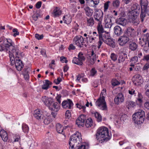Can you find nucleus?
Instances as JSON below:
<instances>
[{
    "mask_svg": "<svg viewBox=\"0 0 149 149\" xmlns=\"http://www.w3.org/2000/svg\"><path fill=\"white\" fill-rule=\"evenodd\" d=\"M96 136L97 139L101 143L108 141L111 137V134L109 133L108 129L103 127L98 129Z\"/></svg>",
    "mask_w": 149,
    "mask_h": 149,
    "instance_id": "nucleus-1",
    "label": "nucleus"
},
{
    "mask_svg": "<svg viewBox=\"0 0 149 149\" xmlns=\"http://www.w3.org/2000/svg\"><path fill=\"white\" fill-rule=\"evenodd\" d=\"M69 143V149H74V146L79 145L82 141L81 134L79 132H76L71 136Z\"/></svg>",
    "mask_w": 149,
    "mask_h": 149,
    "instance_id": "nucleus-2",
    "label": "nucleus"
},
{
    "mask_svg": "<svg viewBox=\"0 0 149 149\" xmlns=\"http://www.w3.org/2000/svg\"><path fill=\"white\" fill-rule=\"evenodd\" d=\"M47 107L51 111V114L52 116L55 118L57 114V112L59 109V107L57 105V102H53L52 98H50L47 99Z\"/></svg>",
    "mask_w": 149,
    "mask_h": 149,
    "instance_id": "nucleus-3",
    "label": "nucleus"
},
{
    "mask_svg": "<svg viewBox=\"0 0 149 149\" xmlns=\"http://www.w3.org/2000/svg\"><path fill=\"white\" fill-rule=\"evenodd\" d=\"M140 11V8L139 7L138 8L136 7V8L134 9L130 12L131 15L130 16V22L134 25H137L139 23V21L138 17Z\"/></svg>",
    "mask_w": 149,
    "mask_h": 149,
    "instance_id": "nucleus-4",
    "label": "nucleus"
},
{
    "mask_svg": "<svg viewBox=\"0 0 149 149\" xmlns=\"http://www.w3.org/2000/svg\"><path fill=\"white\" fill-rule=\"evenodd\" d=\"M133 120L134 123L137 124L143 123L145 117L144 111L139 110L138 111L132 115Z\"/></svg>",
    "mask_w": 149,
    "mask_h": 149,
    "instance_id": "nucleus-5",
    "label": "nucleus"
},
{
    "mask_svg": "<svg viewBox=\"0 0 149 149\" xmlns=\"http://www.w3.org/2000/svg\"><path fill=\"white\" fill-rule=\"evenodd\" d=\"M6 41L7 43L5 44L6 47H8L9 52H14L15 55H17L19 52V49L17 48L16 46H15L14 43L10 39H6L4 41Z\"/></svg>",
    "mask_w": 149,
    "mask_h": 149,
    "instance_id": "nucleus-6",
    "label": "nucleus"
},
{
    "mask_svg": "<svg viewBox=\"0 0 149 149\" xmlns=\"http://www.w3.org/2000/svg\"><path fill=\"white\" fill-rule=\"evenodd\" d=\"M95 104L100 109L102 110H107V107L105 101V97L101 95L95 102Z\"/></svg>",
    "mask_w": 149,
    "mask_h": 149,
    "instance_id": "nucleus-7",
    "label": "nucleus"
},
{
    "mask_svg": "<svg viewBox=\"0 0 149 149\" xmlns=\"http://www.w3.org/2000/svg\"><path fill=\"white\" fill-rule=\"evenodd\" d=\"M73 43L79 48L83 47L84 46L86 47L87 46L84 41L83 38L80 36H76L74 38Z\"/></svg>",
    "mask_w": 149,
    "mask_h": 149,
    "instance_id": "nucleus-8",
    "label": "nucleus"
},
{
    "mask_svg": "<svg viewBox=\"0 0 149 149\" xmlns=\"http://www.w3.org/2000/svg\"><path fill=\"white\" fill-rule=\"evenodd\" d=\"M110 37L109 34L108 33H106L105 32L99 35V41L98 42L97 48H100L103 43V42H104Z\"/></svg>",
    "mask_w": 149,
    "mask_h": 149,
    "instance_id": "nucleus-9",
    "label": "nucleus"
},
{
    "mask_svg": "<svg viewBox=\"0 0 149 149\" xmlns=\"http://www.w3.org/2000/svg\"><path fill=\"white\" fill-rule=\"evenodd\" d=\"M132 39H130L129 37L125 35L119 37L118 40V42L119 45L123 46L126 44L128 42H129Z\"/></svg>",
    "mask_w": 149,
    "mask_h": 149,
    "instance_id": "nucleus-10",
    "label": "nucleus"
},
{
    "mask_svg": "<svg viewBox=\"0 0 149 149\" xmlns=\"http://www.w3.org/2000/svg\"><path fill=\"white\" fill-rule=\"evenodd\" d=\"M95 10L96 13L94 15L95 19L98 22V23H102L103 15V12L101 10L99 11L96 9Z\"/></svg>",
    "mask_w": 149,
    "mask_h": 149,
    "instance_id": "nucleus-11",
    "label": "nucleus"
},
{
    "mask_svg": "<svg viewBox=\"0 0 149 149\" xmlns=\"http://www.w3.org/2000/svg\"><path fill=\"white\" fill-rule=\"evenodd\" d=\"M86 119L85 115L83 114L80 115L76 120V124L79 127L84 126Z\"/></svg>",
    "mask_w": 149,
    "mask_h": 149,
    "instance_id": "nucleus-12",
    "label": "nucleus"
},
{
    "mask_svg": "<svg viewBox=\"0 0 149 149\" xmlns=\"http://www.w3.org/2000/svg\"><path fill=\"white\" fill-rule=\"evenodd\" d=\"M125 98L123 95L121 93H119L115 97L114 99L115 103L118 105L124 102Z\"/></svg>",
    "mask_w": 149,
    "mask_h": 149,
    "instance_id": "nucleus-13",
    "label": "nucleus"
},
{
    "mask_svg": "<svg viewBox=\"0 0 149 149\" xmlns=\"http://www.w3.org/2000/svg\"><path fill=\"white\" fill-rule=\"evenodd\" d=\"M73 104L70 99L64 100L62 103V106L65 109H72L73 108Z\"/></svg>",
    "mask_w": 149,
    "mask_h": 149,
    "instance_id": "nucleus-14",
    "label": "nucleus"
},
{
    "mask_svg": "<svg viewBox=\"0 0 149 149\" xmlns=\"http://www.w3.org/2000/svg\"><path fill=\"white\" fill-rule=\"evenodd\" d=\"M9 55H10V61L11 62V63L13 64V63H15V61L16 59H18L19 58L20 51L19 50V52L17 55H15V54L14 52H9Z\"/></svg>",
    "mask_w": 149,
    "mask_h": 149,
    "instance_id": "nucleus-15",
    "label": "nucleus"
},
{
    "mask_svg": "<svg viewBox=\"0 0 149 149\" xmlns=\"http://www.w3.org/2000/svg\"><path fill=\"white\" fill-rule=\"evenodd\" d=\"M96 58V55L94 54V51L93 50L91 52V55L88 58V60L89 62V65H93L95 63V61Z\"/></svg>",
    "mask_w": 149,
    "mask_h": 149,
    "instance_id": "nucleus-16",
    "label": "nucleus"
},
{
    "mask_svg": "<svg viewBox=\"0 0 149 149\" xmlns=\"http://www.w3.org/2000/svg\"><path fill=\"white\" fill-rule=\"evenodd\" d=\"M15 64L16 69L19 71H21L24 66L22 61L19 59H16Z\"/></svg>",
    "mask_w": 149,
    "mask_h": 149,
    "instance_id": "nucleus-17",
    "label": "nucleus"
},
{
    "mask_svg": "<svg viewBox=\"0 0 149 149\" xmlns=\"http://www.w3.org/2000/svg\"><path fill=\"white\" fill-rule=\"evenodd\" d=\"M33 115L34 117L37 120H41L43 119L44 116L41 114V112L39 109H37L33 111Z\"/></svg>",
    "mask_w": 149,
    "mask_h": 149,
    "instance_id": "nucleus-18",
    "label": "nucleus"
},
{
    "mask_svg": "<svg viewBox=\"0 0 149 149\" xmlns=\"http://www.w3.org/2000/svg\"><path fill=\"white\" fill-rule=\"evenodd\" d=\"M134 31V30L133 28L128 27L126 29L124 34L130 38L132 37Z\"/></svg>",
    "mask_w": 149,
    "mask_h": 149,
    "instance_id": "nucleus-19",
    "label": "nucleus"
},
{
    "mask_svg": "<svg viewBox=\"0 0 149 149\" xmlns=\"http://www.w3.org/2000/svg\"><path fill=\"white\" fill-rule=\"evenodd\" d=\"M127 57V54L124 52H121L119 54V57L118 61V63L123 62Z\"/></svg>",
    "mask_w": 149,
    "mask_h": 149,
    "instance_id": "nucleus-20",
    "label": "nucleus"
},
{
    "mask_svg": "<svg viewBox=\"0 0 149 149\" xmlns=\"http://www.w3.org/2000/svg\"><path fill=\"white\" fill-rule=\"evenodd\" d=\"M104 19L105 22V27L107 28H110L112 26V24L111 20L110 17H109L108 15L105 16Z\"/></svg>",
    "mask_w": 149,
    "mask_h": 149,
    "instance_id": "nucleus-21",
    "label": "nucleus"
},
{
    "mask_svg": "<svg viewBox=\"0 0 149 149\" xmlns=\"http://www.w3.org/2000/svg\"><path fill=\"white\" fill-rule=\"evenodd\" d=\"M129 47L132 51L135 50L138 47V45L134 42L133 41L132 39L128 42Z\"/></svg>",
    "mask_w": 149,
    "mask_h": 149,
    "instance_id": "nucleus-22",
    "label": "nucleus"
},
{
    "mask_svg": "<svg viewBox=\"0 0 149 149\" xmlns=\"http://www.w3.org/2000/svg\"><path fill=\"white\" fill-rule=\"evenodd\" d=\"M116 22L118 24L125 26L126 25L127 21L126 19L124 18L120 17L117 19Z\"/></svg>",
    "mask_w": 149,
    "mask_h": 149,
    "instance_id": "nucleus-23",
    "label": "nucleus"
},
{
    "mask_svg": "<svg viewBox=\"0 0 149 149\" xmlns=\"http://www.w3.org/2000/svg\"><path fill=\"white\" fill-rule=\"evenodd\" d=\"M115 34L117 36H119L123 33L122 29L119 26H116L114 28Z\"/></svg>",
    "mask_w": 149,
    "mask_h": 149,
    "instance_id": "nucleus-24",
    "label": "nucleus"
},
{
    "mask_svg": "<svg viewBox=\"0 0 149 149\" xmlns=\"http://www.w3.org/2000/svg\"><path fill=\"white\" fill-rule=\"evenodd\" d=\"M134 78L135 79V81L136 82L135 84L137 82L138 85H140L142 84L143 82V81L142 76L139 74L135 75Z\"/></svg>",
    "mask_w": 149,
    "mask_h": 149,
    "instance_id": "nucleus-25",
    "label": "nucleus"
},
{
    "mask_svg": "<svg viewBox=\"0 0 149 149\" xmlns=\"http://www.w3.org/2000/svg\"><path fill=\"white\" fill-rule=\"evenodd\" d=\"M0 136L3 141L6 142L8 140V137L7 134L4 130H2L0 131Z\"/></svg>",
    "mask_w": 149,
    "mask_h": 149,
    "instance_id": "nucleus-26",
    "label": "nucleus"
},
{
    "mask_svg": "<svg viewBox=\"0 0 149 149\" xmlns=\"http://www.w3.org/2000/svg\"><path fill=\"white\" fill-rule=\"evenodd\" d=\"M97 30L99 35L101 34L104 33V28L103 27L102 23H98V24L97 26Z\"/></svg>",
    "mask_w": 149,
    "mask_h": 149,
    "instance_id": "nucleus-27",
    "label": "nucleus"
},
{
    "mask_svg": "<svg viewBox=\"0 0 149 149\" xmlns=\"http://www.w3.org/2000/svg\"><path fill=\"white\" fill-rule=\"evenodd\" d=\"M61 14V11L59 8L58 7H56L54 10L53 13V15L54 17H58Z\"/></svg>",
    "mask_w": 149,
    "mask_h": 149,
    "instance_id": "nucleus-28",
    "label": "nucleus"
},
{
    "mask_svg": "<svg viewBox=\"0 0 149 149\" xmlns=\"http://www.w3.org/2000/svg\"><path fill=\"white\" fill-rule=\"evenodd\" d=\"M85 11L86 15L88 17L91 16L93 14V11L88 7H87L84 8Z\"/></svg>",
    "mask_w": 149,
    "mask_h": 149,
    "instance_id": "nucleus-29",
    "label": "nucleus"
},
{
    "mask_svg": "<svg viewBox=\"0 0 149 149\" xmlns=\"http://www.w3.org/2000/svg\"><path fill=\"white\" fill-rule=\"evenodd\" d=\"M140 3L141 6V9H146L147 7L148 2L147 0H141Z\"/></svg>",
    "mask_w": 149,
    "mask_h": 149,
    "instance_id": "nucleus-30",
    "label": "nucleus"
},
{
    "mask_svg": "<svg viewBox=\"0 0 149 149\" xmlns=\"http://www.w3.org/2000/svg\"><path fill=\"white\" fill-rule=\"evenodd\" d=\"M104 42L113 48H114L115 47L114 42L111 37Z\"/></svg>",
    "mask_w": 149,
    "mask_h": 149,
    "instance_id": "nucleus-31",
    "label": "nucleus"
},
{
    "mask_svg": "<svg viewBox=\"0 0 149 149\" xmlns=\"http://www.w3.org/2000/svg\"><path fill=\"white\" fill-rule=\"evenodd\" d=\"M135 105V102L132 101L128 100L125 102L126 106L128 109L130 108L134 107Z\"/></svg>",
    "mask_w": 149,
    "mask_h": 149,
    "instance_id": "nucleus-32",
    "label": "nucleus"
},
{
    "mask_svg": "<svg viewBox=\"0 0 149 149\" xmlns=\"http://www.w3.org/2000/svg\"><path fill=\"white\" fill-rule=\"evenodd\" d=\"M146 9H141V12L140 15V19L141 22H143L146 16Z\"/></svg>",
    "mask_w": 149,
    "mask_h": 149,
    "instance_id": "nucleus-33",
    "label": "nucleus"
},
{
    "mask_svg": "<svg viewBox=\"0 0 149 149\" xmlns=\"http://www.w3.org/2000/svg\"><path fill=\"white\" fill-rule=\"evenodd\" d=\"M63 19L64 22L67 24L70 23L72 21L71 17L68 15L64 16L63 17Z\"/></svg>",
    "mask_w": 149,
    "mask_h": 149,
    "instance_id": "nucleus-34",
    "label": "nucleus"
},
{
    "mask_svg": "<svg viewBox=\"0 0 149 149\" xmlns=\"http://www.w3.org/2000/svg\"><path fill=\"white\" fill-rule=\"evenodd\" d=\"M56 129L58 133L63 134V128L60 124L58 123L56 125Z\"/></svg>",
    "mask_w": 149,
    "mask_h": 149,
    "instance_id": "nucleus-35",
    "label": "nucleus"
},
{
    "mask_svg": "<svg viewBox=\"0 0 149 149\" xmlns=\"http://www.w3.org/2000/svg\"><path fill=\"white\" fill-rule=\"evenodd\" d=\"M85 125L87 127H91L93 125V121L91 118H89L86 120Z\"/></svg>",
    "mask_w": 149,
    "mask_h": 149,
    "instance_id": "nucleus-36",
    "label": "nucleus"
},
{
    "mask_svg": "<svg viewBox=\"0 0 149 149\" xmlns=\"http://www.w3.org/2000/svg\"><path fill=\"white\" fill-rule=\"evenodd\" d=\"M120 1L119 0H114L113 1L112 4L114 8H118L120 4Z\"/></svg>",
    "mask_w": 149,
    "mask_h": 149,
    "instance_id": "nucleus-37",
    "label": "nucleus"
},
{
    "mask_svg": "<svg viewBox=\"0 0 149 149\" xmlns=\"http://www.w3.org/2000/svg\"><path fill=\"white\" fill-rule=\"evenodd\" d=\"M72 62L73 63L79 65H81L83 64V62H80L78 58H77L76 57H74L73 58Z\"/></svg>",
    "mask_w": 149,
    "mask_h": 149,
    "instance_id": "nucleus-38",
    "label": "nucleus"
},
{
    "mask_svg": "<svg viewBox=\"0 0 149 149\" xmlns=\"http://www.w3.org/2000/svg\"><path fill=\"white\" fill-rule=\"evenodd\" d=\"M22 128L23 131L25 133H27L29 131V127L28 125L25 124H23L22 125Z\"/></svg>",
    "mask_w": 149,
    "mask_h": 149,
    "instance_id": "nucleus-39",
    "label": "nucleus"
},
{
    "mask_svg": "<svg viewBox=\"0 0 149 149\" xmlns=\"http://www.w3.org/2000/svg\"><path fill=\"white\" fill-rule=\"evenodd\" d=\"M94 115L98 122L101 121L102 119V117L100 113L97 112H96L94 113Z\"/></svg>",
    "mask_w": 149,
    "mask_h": 149,
    "instance_id": "nucleus-40",
    "label": "nucleus"
},
{
    "mask_svg": "<svg viewBox=\"0 0 149 149\" xmlns=\"http://www.w3.org/2000/svg\"><path fill=\"white\" fill-rule=\"evenodd\" d=\"M78 58L80 62H82V61H85V58L83 54L81 52H80L78 55Z\"/></svg>",
    "mask_w": 149,
    "mask_h": 149,
    "instance_id": "nucleus-41",
    "label": "nucleus"
},
{
    "mask_svg": "<svg viewBox=\"0 0 149 149\" xmlns=\"http://www.w3.org/2000/svg\"><path fill=\"white\" fill-rule=\"evenodd\" d=\"M77 107L80 109H82V110L83 112H86V107L84 105H82L81 104H79L77 103L76 104Z\"/></svg>",
    "mask_w": 149,
    "mask_h": 149,
    "instance_id": "nucleus-42",
    "label": "nucleus"
},
{
    "mask_svg": "<svg viewBox=\"0 0 149 149\" xmlns=\"http://www.w3.org/2000/svg\"><path fill=\"white\" fill-rule=\"evenodd\" d=\"M13 138V142H18L20 140V136L19 134H16L14 135Z\"/></svg>",
    "mask_w": 149,
    "mask_h": 149,
    "instance_id": "nucleus-43",
    "label": "nucleus"
},
{
    "mask_svg": "<svg viewBox=\"0 0 149 149\" xmlns=\"http://www.w3.org/2000/svg\"><path fill=\"white\" fill-rule=\"evenodd\" d=\"M143 39L146 40V41L145 43V44H148V45L149 47V34L147 33L144 34L143 35Z\"/></svg>",
    "mask_w": 149,
    "mask_h": 149,
    "instance_id": "nucleus-44",
    "label": "nucleus"
},
{
    "mask_svg": "<svg viewBox=\"0 0 149 149\" xmlns=\"http://www.w3.org/2000/svg\"><path fill=\"white\" fill-rule=\"evenodd\" d=\"M85 145L83 144H81L80 143L79 145H76L74 149H85Z\"/></svg>",
    "mask_w": 149,
    "mask_h": 149,
    "instance_id": "nucleus-45",
    "label": "nucleus"
},
{
    "mask_svg": "<svg viewBox=\"0 0 149 149\" xmlns=\"http://www.w3.org/2000/svg\"><path fill=\"white\" fill-rule=\"evenodd\" d=\"M87 24L88 26H92L94 24V21L93 17L87 19Z\"/></svg>",
    "mask_w": 149,
    "mask_h": 149,
    "instance_id": "nucleus-46",
    "label": "nucleus"
},
{
    "mask_svg": "<svg viewBox=\"0 0 149 149\" xmlns=\"http://www.w3.org/2000/svg\"><path fill=\"white\" fill-rule=\"evenodd\" d=\"M31 71V69L29 67L26 66L24 69L23 70L22 72V74H29V72Z\"/></svg>",
    "mask_w": 149,
    "mask_h": 149,
    "instance_id": "nucleus-47",
    "label": "nucleus"
},
{
    "mask_svg": "<svg viewBox=\"0 0 149 149\" xmlns=\"http://www.w3.org/2000/svg\"><path fill=\"white\" fill-rule=\"evenodd\" d=\"M111 3V2L108 1L105 2L104 4V12H106L107 10L108 9L109 6V4Z\"/></svg>",
    "mask_w": 149,
    "mask_h": 149,
    "instance_id": "nucleus-48",
    "label": "nucleus"
},
{
    "mask_svg": "<svg viewBox=\"0 0 149 149\" xmlns=\"http://www.w3.org/2000/svg\"><path fill=\"white\" fill-rule=\"evenodd\" d=\"M118 56L117 55L114 53H112L111 54L110 57L111 59L113 61H116L117 59Z\"/></svg>",
    "mask_w": 149,
    "mask_h": 149,
    "instance_id": "nucleus-49",
    "label": "nucleus"
},
{
    "mask_svg": "<svg viewBox=\"0 0 149 149\" xmlns=\"http://www.w3.org/2000/svg\"><path fill=\"white\" fill-rule=\"evenodd\" d=\"M120 84V82L116 79H113L112 81V84L113 86H115L118 85Z\"/></svg>",
    "mask_w": 149,
    "mask_h": 149,
    "instance_id": "nucleus-50",
    "label": "nucleus"
},
{
    "mask_svg": "<svg viewBox=\"0 0 149 149\" xmlns=\"http://www.w3.org/2000/svg\"><path fill=\"white\" fill-rule=\"evenodd\" d=\"M129 93L131 95L136 94V91L133 89L130 88L128 90Z\"/></svg>",
    "mask_w": 149,
    "mask_h": 149,
    "instance_id": "nucleus-51",
    "label": "nucleus"
},
{
    "mask_svg": "<svg viewBox=\"0 0 149 149\" xmlns=\"http://www.w3.org/2000/svg\"><path fill=\"white\" fill-rule=\"evenodd\" d=\"M138 58L137 56H134L132 57L131 59V61L134 63H136L138 61Z\"/></svg>",
    "mask_w": 149,
    "mask_h": 149,
    "instance_id": "nucleus-52",
    "label": "nucleus"
},
{
    "mask_svg": "<svg viewBox=\"0 0 149 149\" xmlns=\"http://www.w3.org/2000/svg\"><path fill=\"white\" fill-rule=\"evenodd\" d=\"M0 51H1V52H2V51L7 52L8 50H9L8 47H6L5 45V46L4 47L1 46L0 45Z\"/></svg>",
    "mask_w": 149,
    "mask_h": 149,
    "instance_id": "nucleus-53",
    "label": "nucleus"
},
{
    "mask_svg": "<svg viewBox=\"0 0 149 149\" xmlns=\"http://www.w3.org/2000/svg\"><path fill=\"white\" fill-rule=\"evenodd\" d=\"M66 118H69L71 116L70 111L69 110H67L66 111L65 114Z\"/></svg>",
    "mask_w": 149,
    "mask_h": 149,
    "instance_id": "nucleus-54",
    "label": "nucleus"
},
{
    "mask_svg": "<svg viewBox=\"0 0 149 149\" xmlns=\"http://www.w3.org/2000/svg\"><path fill=\"white\" fill-rule=\"evenodd\" d=\"M35 38L38 40L42 39L43 37V35L42 34L40 35L36 33L35 35Z\"/></svg>",
    "mask_w": 149,
    "mask_h": 149,
    "instance_id": "nucleus-55",
    "label": "nucleus"
},
{
    "mask_svg": "<svg viewBox=\"0 0 149 149\" xmlns=\"http://www.w3.org/2000/svg\"><path fill=\"white\" fill-rule=\"evenodd\" d=\"M97 71L94 68H92L91 71L90 75L91 76H93L96 73Z\"/></svg>",
    "mask_w": 149,
    "mask_h": 149,
    "instance_id": "nucleus-56",
    "label": "nucleus"
},
{
    "mask_svg": "<svg viewBox=\"0 0 149 149\" xmlns=\"http://www.w3.org/2000/svg\"><path fill=\"white\" fill-rule=\"evenodd\" d=\"M142 60L148 62L149 60V54L144 55Z\"/></svg>",
    "mask_w": 149,
    "mask_h": 149,
    "instance_id": "nucleus-57",
    "label": "nucleus"
},
{
    "mask_svg": "<svg viewBox=\"0 0 149 149\" xmlns=\"http://www.w3.org/2000/svg\"><path fill=\"white\" fill-rule=\"evenodd\" d=\"M149 68V63H146L143 68L142 70H143L147 71Z\"/></svg>",
    "mask_w": 149,
    "mask_h": 149,
    "instance_id": "nucleus-58",
    "label": "nucleus"
},
{
    "mask_svg": "<svg viewBox=\"0 0 149 149\" xmlns=\"http://www.w3.org/2000/svg\"><path fill=\"white\" fill-rule=\"evenodd\" d=\"M44 84L42 86V89L47 90V79L43 81Z\"/></svg>",
    "mask_w": 149,
    "mask_h": 149,
    "instance_id": "nucleus-59",
    "label": "nucleus"
},
{
    "mask_svg": "<svg viewBox=\"0 0 149 149\" xmlns=\"http://www.w3.org/2000/svg\"><path fill=\"white\" fill-rule=\"evenodd\" d=\"M13 32L15 33L13 35V36L14 37L16 36L17 35H18L19 34V33L17 31V29H13Z\"/></svg>",
    "mask_w": 149,
    "mask_h": 149,
    "instance_id": "nucleus-60",
    "label": "nucleus"
},
{
    "mask_svg": "<svg viewBox=\"0 0 149 149\" xmlns=\"http://www.w3.org/2000/svg\"><path fill=\"white\" fill-rule=\"evenodd\" d=\"M61 96L60 95H58L56 97V98L57 101L58 102V103L60 104L61 102Z\"/></svg>",
    "mask_w": 149,
    "mask_h": 149,
    "instance_id": "nucleus-61",
    "label": "nucleus"
},
{
    "mask_svg": "<svg viewBox=\"0 0 149 149\" xmlns=\"http://www.w3.org/2000/svg\"><path fill=\"white\" fill-rule=\"evenodd\" d=\"M42 2L41 1H39L38 2L36 5V7L37 8H39L41 6Z\"/></svg>",
    "mask_w": 149,
    "mask_h": 149,
    "instance_id": "nucleus-62",
    "label": "nucleus"
},
{
    "mask_svg": "<svg viewBox=\"0 0 149 149\" xmlns=\"http://www.w3.org/2000/svg\"><path fill=\"white\" fill-rule=\"evenodd\" d=\"M144 107L147 109L149 110V102L146 101L144 104Z\"/></svg>",
    "mask_w": 149,
    "mask_h": 149,
    "instance_id": "nucleus-63",
    "label": "nucleus"
},
{
    "mask_svg": "<svg viewBox=\"0 0 149 149\" xmlns=\"http://www.w3.org/2000/svg\"><path fill=\"white\" fill-rule=\"evenodd\" d=\"M39 16V15L38 14H34V15H33L32 16L33 20H34L35 21L37 20V19H38Z\"/></svg>",
    "mask_w": 149,
    "mask_h": 149,
    "instance_id": "nucleus-64",
    "label": "nucleus"
}]
</instances>
